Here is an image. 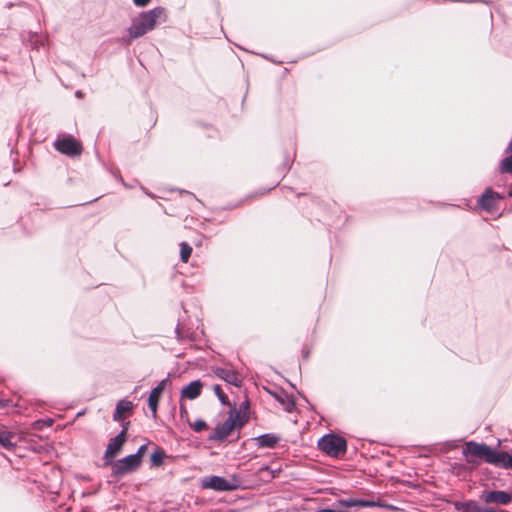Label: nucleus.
Wrapping results in <instances>:
<instances>
[{
	"mask_svg": "<svg viewBox=\"0 0 512 512\" xmlns=\"http://www.w3.org/2000/svg\"><path fill=\"white\" fill-rule=\"evenodd\" d=\"M212 372L227 384L233 385L235 387L242 386V380L239 379L238 373L235 370H229L222 367H213Z\"/></svg>",
	"mask_w": 512,
	"mask_h": 512,
	"instance_id": "f8f14e48",
	"label": "nucleus"
},
{
	"mask_svg": "<svg viewBox=\"0 0 512 512\" xmlns=\"http://www.w3.org/2000/svg\"><path fill=\"white\" fill-rule=\"evenodd\" d=\"M233 430V418L227 417L222 424L217 425L214 428L213 433L208 436V440L214 442H221L224 439H226Z\"/></svg>",
	"mask_w": 512,
	"mask_h": 512,
	"instance_id": "9b49d317",
	"label": "nucleus"
},
{
	"mask_svg": "<svg viewBox=\"0 0 512 512\" xmlns=\"http://www.w3.org/2000/svg\"><path fill=\"white\" fill-rule=\"evenodd\" d=\"M54 421L51 418L40 419L33 423V427L36 430H42L44 427H51Z\"/></svg>",
	"mask_w": 512,
	"mask_h": 512,
	"instance_id": "bb28decb",
	"label": "nucleus"
},
{
	"mask_svg": "<svg viewBox=\"0 0 512 512\" xmlns=\"http://www.w3.org/2000/svg\"><path fill=\"white\" fill-rule=\"evenodd\" d=\"M317 447L329 457L341 458L346 454L348 444L343 436L330 432L318 440Z\"/></svg>",
	"mask_w": 512,
	"mask_h": 512,
	"instance_id": "7ed1b4c3",
	"label": "nucleus"
},
{
	"mask_svg": "<svg viewBox=\"0 0 512 512\" xmlns=\"http://www.w3.org/2000/svg\"><path fill=\"white\" fill-rule=\"evenodd\" d=\"M170 374L162 379L149 393L147 404L152 413V418H157V409L164 390L171 385Z\"/></svg>",
	"mask_w": 512,
	"mask_h": 512,
	"instance_id": "1a4fd4ad",
	"label": "nucleus"
},
{
	"mask_svg": "<svg viewBox=\"0 0 512 512\" xmlns=\"http://www.w3.org/2000/svg\"><path fill=\"white\" fill-rule=\"evenodd\" d=\"M497 452L498 448L474 440L465 442L462 450L465 461L473 467L479 466L481 461L494 466Z\"/></svg>",
	"mask_w": 512,
	"mask_h": 512,
	"instance_id": "f03ea898",
	"label": "nucleus"
},
{
	"mask_svg": "<svg viewBox=\"0 0 512 512\" xmlns=\"http://www.w3.org/2000/svg\"><path fill=\"white\" fill-rule=\"evenodd\" d=\"M148 444H149V442L140 445L139 448L137 449V451L135 453L131 454L133 457L137 456L139 458V462L141 464L143 462V457L147 451Z\"/></svg>",
	"mask_w": 512,
	"mask_h": 512,
	"instance_id": "cd10ccee",
	"label": "nucleus"
},
{
	"mask_svg": "<svg viewBox=\"0 0 512 512\" xmlns=\"http://www.w3.org/2000/svg\"><path fill=\"white\" fill-rule=\"evenodd\" d=\"M201 486L217 492H232L240 488V483L234 475L232 480L218 475L205 476L201 479Z\"/></svg>",
	"mask_w": 512,
	"mask_h": 512,
	"instance_id": "20e7f679",
	"label": "nucleus"
},
{
	"mask_svg": "<svg viewBox=\"0 0 512 512\" xmlns=\"http://www.w3.org/2000/svg\"><path fill=\"white\" fill-rule=\"evenodd\" d=\"M508 197H512V185L510 186L508 190Z\"/></svg>",
	"mask_w": 512,
	"mask_h": 512,
	"instance_id": "8fccbe9b",
	"label": "nucleus"
},
{
	"mask_svg": "<svg viewBox=\"0 0 512 512\" xmlns=\"http://www.w3.org/2000/svg\"><path fill=\"white\" fill-rule=\"evenodd\" d=\"M273 396L277 402L284 406L286 412L291 413L295 409L296 402L294 398L286 392L282 391L280 394L275 393Z\"/></svg>",
	"mask_w": 512,
	"mask_h": 512,
	"instance_id": "6ab92c4d",
	"label": "nucleus"
},
{
	"mask_svg": "<svg viewBox=\"0 0 512 512\" xmlns=\"http://www.w3.org/2000/svg\"><path fill=\"white\" fill-rule=\"evenodd\" d=\"M316 512H341V510L334 507H325L317 510Z\"/></svg>",
	"mask_w": 512,
	"mask_h": 512,
	"instance_id": "4c0bfd02",
	"label": "nucleus"
},
{
	"mask_svg": "<svg viewBox=\"0 0 512 512\" xmlns=\"http://www.w3.org/2000/svg\"><path fill=\"white\" fill-rule=\"evenodd\" d=\"M167 457L164 449L157 447L150 455L151 467H161L164 464V460Z\"/></svg>",
	"mask_w": 512,
	"mask_h": 512,
	"instance_id": "412c9836",
	"label": "nucleus"
},
{
	"mask_svg": "<svg viewBox=\"0 0 512 512\" xmlns=\"http://www.w3.org/2000/svg\"><path fill=\"white\" fill-rule=\"evenodd\" d=\"M180 193H185V194L190 195L191 197H193V198H195V199H196L195 195H194L193 193L189 192V191H186V190H180Z\"/></svg>",
	"mask_w": 512,
	"mask_h": 512,
	"instance_id": "a18cd8bd",
	"label": "nucleus"
},
{
	"mask_svg": "<svg viewBox=\"0 0 512 512\" xmlns=\"http://www.w3.org/2000/svg\"><path fill=\"white\" fill-rule=\"evenodd\" d=\"M248 409H249V401L245 400L240 404L239 409L237 411H241V413H248Z\"/></svg>",
	"mask_w": 512,
	"mask_h": 512,
	"instance_id": "2f4dec72",
	"label": "nucleus"
},
{
	"mask_svg": "<svg viewBox=\"0 0 512 512\" xmlns=\"http://www.w3.org/2000/svg\"><path fill=\"white\" fill-rule=\"evenodd\" d=\"M252 440L256 442L259 448L274 449L281 438L279 435L273 433H265L252 438Z\"/></svg>",
	"mask_w": 512,
	"mask_h": 512,
	"instance_id": "4468645a",
	"label": "nucleus"
},
{
	"mask_svg": "<svg viewBox=\"0 0 512 512\" xmlns=\"http://www.w3.org/2000/svg\"><path fill=\"white\" fill-rule=\"evenodd\" d=\"M180 417L181 419H185L186 422L189 421V414L184 405H180Z\"/></svg>",
	"mask_w": 512,
	"mask_h": 512,
	"instance_id": "7c9ffc66",
	"label": "nucleus"
},
{
	"mask_svg": "<svg viewBox=\"0 0 512 512\" xmlns=\"http://www.w3.org/2000/svg\"><path fill=\"white\" fill-rule=\"evenodd\" d=\"M54 147L58 152L69 157L80 156L83 151L81 142L72 135L57 138Z\"/></svg>",
	"mask_w": 512,
	"mask_h": 512,
	"instance_id": "423d86ee",
	"label": "nucleus"
},
{
	"mask_svg": "<svg viewBox=\"0 0 512 512\" xmlns=\"http://www.w3.org/2000/svg\"><path fill=\"white\" fill-rule=\"evenodd\" d=\"M452 2H461L462 0H451Z\"/></svg>",
	"mask_w": 512,
	"mask_h": 512,
	"instance_id": "864d4df0",
	"label": "nucleus"
},
{
	"mask_svg": "<svg viewBox=\"0 0 512 512\" xmlns=\"http://www.w3.org/2000/svg\"><path fill=\"white\" fill-rule=\"evenodd\" d=\"M228 417L233 418V428L241 429L246 423L249 421V413H241V411H237L236 406L231 407Z\"/></svg>",
	"mask_w": 512,
	"mask_h": 512,
	"instance_id": "f3484780",
	"label": "nucleus"
},
{
	"mask_svg": "<svg viewBox=\"0 0 512 512\" xmlns=\"http://www.w3.org/2000/svg\"><path fill=\"white\" fill-rule=\"evenodd\" d=\"M499 512H509V511L504 510V509H500V511H499Z\"/></svg>",
	"mask_w": 512,
	"mask_h": 512,
	"instance_id": "603ef678",
	"label": "nucleus"
},
{
	"mask_svg": "<svg viewBox=\"0 0 512 512\" xmlns=\"http://www.w3.org/2000/svg\"><path fill=\"white\" fill-rule=\"evenodd\" d=\"M10 404V400H3V399H0V407L1 408H6L8 407Z\"/></svg>",
	"mask_w": 512,
	"mask_h": 512,
	"instance_id": "ea45409f",
	"label": "nucleus"
},
{
	"mask_svg": "<svg viewBox=\"0 0 512 512\" xmlns=\"http://www.w3.org/2000/svg\"><path fill=\"white\" fill-rule=\"evenodd\" d=\"M166 19V10L160 6L141 12L138 17L132 20V24L128 28V42H130L131 39L142 37L153 30L159 21L165 22Z\"/></svg>",
	"mask_w": 512,
	"mask_h": 512,
	"instance_id": "f257e3e1",
	"label": "nucleus"
},
{
	"mask_svg": "<svg viewBox=\"0 0 512 512\" xmlns=\"http://www.w3.org/2000/svg\"><path fill=\"white\" fill-rule=\"evenodd\" d=\"M499 171L512 175V152L500 161Z\"/></svg>",
	"mask_w": 512,
	"mask_h": 512,
	"instance_id": "4be33fe9",
	"label": "nucleus"
},
{
	"mask_svg": "<svg viewBox=\"0 0 512 512\" xmlns=\"http://www.w3.org/2000/svg\"><path fill=\"white\" fill-rule=\"evenodd\" d=\"M151 0H133V3L137 7H146Z\"/></svg>",
	"mask_w": 512,
	"mask_h": 512,
	"instance_id": "72a5a7b5",
	"label": "nucleus"
},
{
	"mask_svg": "<svg viewBox=\"0 0 512 512\" xmlns=\"http://www.w3.org/2000/svg\"><path fill=\"white\" fill-rule=\"evenodd\" d=\"M16 433L7 430H0V446L6 450H11L17 443L14 441Z\"/></svg>",
	"mask_w": 512,
	"mask_h": 512,
	"instance_id": "aec40b11",
	"label": "nucleus"
},
{
	"mask_svg": "<svg viewBox=\"0 0 512 512\" xmlns=\"http://www.w3.org/2000/svg\"><path fill=\"white\" fill-rule=\"evenodd\" d=\"M452 468H453V469H462V468H463V465H462V464H459V463H454V464L452 465Z\"/></svg>",
	"mask_w": 512,
	"mask_h": 512,
	"instance_id": "c03bdc74",
	"label": "nucleus"
},
{
	"mask_svg": "<svg viewBox=\"0 0 512 512\" xmlns=\"http://www.w3.org/2000/svg\"><path fill=\"white\" fill-rule=\"evenodd\" d=\"M499 508H495L493 506H489V504H486L483 506V512H499Z\"/></svg>",
	"mask_w": 512,
	"mask_h": 512,
	"instance_id": "c9c22d12",
	"label": "nucleus"
},
{
	"mask_svg": "<svg viewBox=\"0 0 512 512\" xmlns=\"http://www.w3.org/2000/svg\"><path fill=\"white\" fill-rule=\"evenodd\" d=\"M141 189L144 191V193H145L147 196H149V197H151V198H155V195H154V194H152L151 192H149L146 188L141 187Z\"/></svg>",
	"mask_w": 512,
	"mask_h": 512,
	"instance_id": "79ce46f5",
	"label": "nucleus"
},
{
	"mask_svg": "<svg viewBox=\"0 0 512 512\" xmlns=\"http://www.w3.org/2000/svg\"><path fill=\"white\" fill-rule=\"evenodd\" d=\"M458 440H448L442 443V451L447 452L449 450L456 449L458 447Z\"/></svg>",
	"mask_w": 512,
	"mask_h": 512,
	"instance_id": "c85d7f7f",
	"label": "nucleus"
},
{
	"mask_svg": "<svg viewBox=\"0 0 512 512\" xmlns=\"http://www.w3.org/2000/svg\"><path fill=\"white\" fill-rule=\"evenodd\" d=\"M301 354H302L303 360H308L310 357V349L307 347H303Z\"/></svg>",
	"mask_w": 512,
	"mask_h": 512,
	"instance_id": "e433bc0d",
	"label": "nucleus"
},
{
	"mask_svg": "<svg viewBox=\"0 0 512 512\" xmlns=\"http://www.w3.org/2000/svg\"><path fill=\"white\" fill-rule=\"evenodd\" d=\"M512 152V139L508 143L507 147L505 148V153Z\"/></svg>",
	"mask_w": 512,
	"mask_h": 512,
	"instance_id": "a19ab883",
	"label": "nucleus"
},
{
	"mask_svg": "<svg viewBox=\"0 0 512 512\" xmlns=\"http://www.w3.org/2000/svg\"><path fill=\"white\" fill-rule=\"evenodd\" d=\"M75 95H76V97H81L82 96V91H80V90L76 91Z\"/></svg>",
	"mask_w": 512,
	"mask_h": 512,
	"instance_id": "09e8293b",
	"label": "nucleus"
},
{
	"mask_svg": "<svg viewBox=\"0 0 512 512\" xmlns=\"http://www.w3.org/2000/svg\"><path fill=\"white\" fill-rule=\"evenodd\" d=\"M297 393H298V395H299V396H301L304 400H306V401H307V399H306L305 395H304V394H302V392L297 391Z\"/></svg>",
	"mask_w": 512,
	"mask_h": 512,
	"instance_id": "3c124183",
	"label": "nucleus"
},
{
	"mask_svg": "<svg viewBox=\"0 0 512 512\" xmlns=\"http://www.w3.org/2000/svg\"><path fill=\"white\" fill-rule=\"evenodd\" d=\"M108 466H110L112 469L111 477L119 480L125 475L137 471L141 466V463L139 462V458L137 456L133 457L131 454H129L121 459L114 460L112 464H109Z\"/></svg>",
	"mask_w": 512,
	"mask_h": 512,
	"instance_id": "39448f33",
	"label": "nucleus"
},
{
	"mask_svg": "<svg viewBox=\"0 0 512 512\" xmlns=\"http://www.w3.org/2000/svg\"><path fill=\"white\" fill-rule=\"evenodd\" d=\"M113 420L118 421V422L123 421L124 414L120 413V411H118V409L115 408L114 413H113Z\"/></svg>",
	"mask_w": 512,
	"mask_h": 512,
	"instance_id": "473e14b6",
	"label": "nucleus"
},
{
	"mask_svg": "<svg viewBox=\"0 0 512 512\" xmlns=\"http://www.w3.org/2000/svg\"><path fill=\"white\" fill-rule=\"evenodd\" d=\"M479 499L485 504L506 506L512 502V494L505 490H483Z\"/></svg>",
	"mask_w": 512,
	"mask_h": 512,
	"instance_id": "6e6552de",
	"label": "nucleus"
},
{
	"mask_svg": "<svg viewBox=\"0 0 512 512\" xmlns=\"http://www.w3.org/2000/svg\"><path fill=\"white\" fill-rule=\"evenodd\" d=\"M192 247L185 241L180 243V260L184 263L188 262L192 254Z\"/></svg>",
	"mask_w": 512,
	"mask_h": 512,
	"instance_id": "b1692460",
	"label": "nucleus"
},
{
	"mask_svg": "<svg viewBox=\"0 0 512 512\" xmlns=\"http://www.w3.org/2000/svg\"><path fill=\"white\" fill-rule=\"evenodd\" d=\"M126 441L127 440L124 438L123 432H119L109 440L103 455V467H107L109 464H112L115 458L121 453Z\"/></svg>",
	"mask_w": 512,
	"mask_h": 512,
	"instance_id": "0eeeda50",
	"label": "nucleus"
},
{
	"mask_svg": "<svg viewBox=\"0 0 512 512\" xmlns=\"http://www.w3.org/2000/svg\"><path fill=\"white\" fill-rule=\"evenodd\" d=\"M213 391L223 406H231L228 396L223 392L221 385L215 384Z\"/></svg>",
	"mask_w": 512,
	"mask_h": 512,
	"instance_id": "5701e85b",
	"label": "nucleus"
},
{
	"mask_svg": "<svg viewBox=\"0 0 512 512\" xmlns=\"http://www.w3.org/2000/svg\"><path fill=\"white\" fill-rule=\"evenodd\" d=\"M175 333H176V335H177V338H178V339H182V338H184V337H185V336L183 335V333H182V331H181L180 327H179V324H178V325L176 326V328H175Z\"/></svg>",
	"mask_w": 512,
	"mask_h": 512,
	"instance_id": "58836bf2",
	"label": "nucleus"
},
{
	"mask_svg": "<svg viewBox=\"0 0 512 512\" xmlns=\"http://www.w3.org/2000/svg\"><path fill=\"white\" fill-rule=\"evenodd\" d=\"M494 466L501 468V469L512 470V449H510V450L498 449Z\"/></svg>",
	"mask_w": 512,
	"mask_h": 512,
	"instance_id": "dca6fc26",
	"label": "nucleus"
},
{
	"mask_svg": "<svg viewBox=\"0 0 512 512\" xmlns=\"http://www.w3.org/2000/svg\"><path fill=\"white\" fill-rule=\"evenodd\" d=\"M189 427L193 429L195 432L200 433L209 428L207 422L203 419H197L194 422H187Z\"/></svg>",
	"mask_w": 512,
	"mask_h": 512,
	"instance_id": "393cba45",
	"label": "nucleus"
},
{
	"mask_svg": "<svg viewBox=\"0 0 512 512\" xmlns=\"http://www.w3.org/2000/svg\"><path fill=\"white\" fill-rule=\"evenodd\" d=\"M277 185H278V183H277V184H275L273 187L268 188L267 190H265V191L261 192V194L263 195V194H265L266 192L271 191V189H273V188H274V187H276Z\"/></svg>",
	"mask_w": 512,
	"mask_h": 512,
	"instance_id": "de8ad7c7",
	"label": "nucleus"
},
{
	"mask_svg": "<svg viewBox=\"0 0 512 512\" xmlns=\"http://www.w3.org/2000/svg\"><path fill=\"white\" fill-rule=\"evenodd\" d=\"M338 505L345 506V507H376V506H383L380 501H374L369 499H356V498H347V499H340L337 501Z\"/></svg>",
	"mask_w": 512,
	"mask_h": 512,
	"instance_id": "2eb2a0df",
	"label": "nucleus"
},
{
	"mask_svg": "<svg viewBox=\"0 0 512 512\" xmlns=\"http://www.w3.org/2000/svg\"><path fill=\"white\" fill-rule=\"evenodd\" d=\"M382 505H383L382 507H385V508H387L389 510H395L396 509V507L391 505V504H383L382 503Z\"/></svg>",
	"mask_w": 512,
	"mask_h": 512,
	"instance_id": "37998d69",
	"label": "nucleus"
},
{
	"mask_svg": "<svg viewBox=\"0 0 512 512\" xmlns=\"http://www.w3.org/2000/svg\"><path fill=\"white\" fill-rule=\"evenodd\" d=\"M466 2H483V3H489L487 0H467Z\"/></svg>",
	"mask_w": 512,
	"mask_h": 512,
	"instance_id": "49530a36",
	"label": "nucleus"
},
{
	"mask_svg": "<svg viewBox=\"0 0 512 512\" xmlns=\"http://www.w3.org/2000/svg\"><path fill=\"white\" fill-rule=\"evenodd\" d=\"M203 383L200 379L191 381L185 385L181 390V398L194 400L201 395Z\"/></svg>",
	"mask_w": 512,
	"mask_h": 512,
	"instance_id": "ddd939ff",
	"label": "nucleus"
},
{
	"mask_svg": "<svg viewBox=\"0 0 512 512\" xmlns=\"http://www.w3.org/2000/svg\"><path fill=\"white\" fill-rule=\"evenodd\" d=\"M454 508L460 512H483V506L479 505L475 500L455 502Z\"/></svg>",
	"mask_w": 512,
	"mask_h": 512,
	"instance_id": "a211bd4d",
	"label": "nucleus"
},
{
	"mask_svg": "<svg viewBox=\"0 0 512 512\" xmlns=\"http://www.w3.org/2000/svg\"><path fill=\"white\" fill-rule=\"evenodd\" d=\"M292 161L293 160L288 155L284 156V160H283V163L281 165L282 172H286V171H289L291 169Z\"/></svg>",
	"mask_w": 512,
	"mask_h": 512,
	"instance_id": "c756f323",
	"label": "nucleus"
},
{
	"mask_svg": "<svg viewBox=\"0 0 512 512\" xmlns=\"http://www.w3.org/2000/svg\"><path fill=\"white\" fill-rule=\"evenodd\" d=\"M130 426V422L126 421L122 423V430L120 432L124 433V438L127 440V432Z\"/></svg>",
	"mask_w": 512,
	"mask_h": 512,
	"instance_id": "f704fd0d",
	"label": "nucleus"
},
{
	"mask_svg": "<svg viewBox=\"0 0 512 512\" xmlns=\"http://www.w3.org/2000/svg\"><path fill=\"white\" fill-rule=\"evenodd\" d=\"M503 198L504 197L501 194L495 192L492 188L488 187L480 195L477 203L482 210L486 212H491L497 207L498 201Z\"/></svg>",
	"mask_w": 512,
	"mask_h": 512,
	"instance_id": "9d476101",
	"label": "nucleus"
},
{
	"mask_svg": "<svg viewBox=\"0 0 512 512\" xmlns=\"http://www.w3.org/2000/svg\"><path fill=\"white\" fill-rule=\"evenodd\" d=\"M115 408L118 409V411H120V413L124 414V413L132 411L133 403L129 400L122 399L117 402Z\"/></svg>",
	"mask_w": 512,
	"mask_h": 512,
	"instance_id": "a878e982",
	"label": "nucleus"
}]
</instances>
